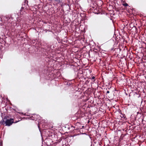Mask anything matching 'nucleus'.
Returning a JSON list of instances; mask_svg holds the SVG:
<instances>
[{
    "instance_id": "5",
    "label": "nucleus",
    "mask_w": 146,
    "mask_h": 146,
    "mask_svg": "<svg viewBox=\"0 0 146 146\" xmlns=\"http://www.w3.org/2000/svg\"><path fill=\"white\" fill-rule=\"evenodd\" d=\"M123 5L124 6L126 7V6H128V4L127 3H123Z\"/></svg>"
},
{
    "instance_id": "2",
    "label": "nucleus",
    "mask_w": 146,
    "mask_h": 146,
    "mask_svg": "<svg viewBox=\"0 0 146 146\" xmlns=\"http://www.w3.org/2000/svg\"><path fill=\"white\" fill-rule=\"evenodd\" d=\"M83 126H82L81 124L79 122H77L76 123L74 128H76V129H79L82 128Z\"/></svg>"
},
{
    "instance_id": "4",
    "label": "nucleus",
    "mask_w": 146,
    "mask_h": 146,
    "mask_svg": "<svg viewBox=\"0 0 146 146\" xmlns=\"http://www.w3.org/2000/svg\"><path fill=\"white\" fill-rule=\"evenodd\" d=\"M95 77L94 76H93L91 78V79L92 80H94L93 81V82H94L95 80Z\"/></svg>"
},
{
    "instance_id": "3",
    "label": "nucleus",
    "mask_w": 146,
    "mask_h": 146,
    "mask_svg": "<svg viewBox=\"0 0 146 146\" xmlns=\"http://www.w3.org/2000/svg\"><path fill=\"white\" fill-rule=\"evenodd\" d=\"M52 2L56 3H60V0H50Z\"/></svg>"
},
{
    "instance_id": "9",
    "label": "nucleus",
    "mask_w": 146,
    "mask_h": 146,
    "mask_svg": "<svg viewBox=\"0 0 146 146\" xmlns=\"http://www.w3.org/2000/svg\"><path fill=\"white\" fill-rule=\"evenodd\" d=\"M71 127H73V128H74V127L73 126H72Z\"/></svg>"
},
{
    "instance_id": "6",
    "label": "nucleus",
    "mask_w": 146,
    "mask_h": 146,
    "mask_svg": "<svg viewBox=\"0 0 146 146\" xmlns=\"http://www.w3.org/2000/svg\"><path fill=\"white\" fill-rule=\"evenodd\" d=\"M46 143L47 145H50L51 144L50 143V144L48 143L47 142V141H46Z\"/></svg>"
},
{
    "instance_id": "10",
    "label": "nucleus",
    "mask_w": 146,
    "mask_h": 146,
    "mask_svg": "<svg viewBox=\"0 0 146 146\" xmlns=\"http://www.w3.org/2000/svg\"><path fill=\"white\" fill-rule=\"evenodd\" d=\"M18 121H16L15 123H17V122Z\"/></svg>"
},
{
    "instance_id": "7",
    "label": "nucleus",
    "mask_w": 146,
    "mask_h": 146,
    "mask_svg": "<svg viewBox=\"0 0 146 146\" xmlns=\"http://www.w3.org/2000/svg\"><path fill=\"white\" fill-rule=\"evenodd\" d=\"M46 141H52V140L50 139H48L46 140H45Z\"/></svg>"
},
{
    "instance_id": "1",
    "label": "nucleus",
    "mask_w": 146,
    "mask_h": 146,
    "mask_svg": "<svg viewBox=\"0 0 146 146\" xmlns=\"http://www.w3.org/2000/svg\"><path fill=\"white\" fill-rule=\"evenodd\" d=\"M14 123V119H7V117H5L1 121V123L2 124L4 125L5 124L6 126H10Z\"/></svg>"
},
{
    "instance_id": "8",
    "label": "nucleus",
    "mask_w": 146,
    "mask_h": 146,
    "mask_svg": "<svg viewBox=\"0 0 146 146\" xmlns=\"http://www.w3.org/2000/svg\"><path fill=\"white\" fill-rule=\"evenodd\" d=\"M106 93H107V94H109V93H110V92H109V91H107Z\"/></svg>"
}]
</instances>
